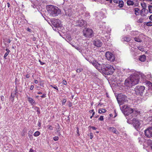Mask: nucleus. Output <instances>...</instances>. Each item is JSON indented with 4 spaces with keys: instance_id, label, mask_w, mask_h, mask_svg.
<instances>
[{
    "instance_id": "51",
    "label": "nucleus",
    "mask_w": 152,
    "mask_h": 152,
    "mask_svg": "<svg viewBox=\"0 0 152 152\" xmlns=\"http://www.w3.org/2000/svg\"><path fill=\"white\" fill-rule=\"evenodd\" d=\"M29 152H36V151L35 150H34L32 148H31Z\"/></svg>"
},
{
    "instance_id": "57",
    "label": "nucleus",
    "mask_w": 152,
    "mask_h": 152,
    "mask_svg": "<svg viewBox=\"0 0 152 152\" xmlns=\"http://www.w3.org/2000/svg\"><path fill=\"white\" fill-rule=\"evenodd\" d=\"M77 130L76 131V132H77V133L78 134V136L80 135V134L79 133V128L78 127H77Z\"/></svg>"
},
{
    "instance_id": "2",
    "label": "nucleus",
    "mask_w": 152,
    "mask_h": 152,
    "mask_svg": "<svg viewBox=\"0 0 152 152\" xmlns=\"http://www.w3.org/2000/svg\"><path fill=\"white\" fill-rule=\"evenodd\" d=\"M140 78V75L137 74L132 75L125 80L124 84L127 86L132 87L138 83Z\"/></svg>"
},
{
    "instance_id": "9",
    "label": "nucleus",
    "mask_w": 152,
    "mask_h": 152,
    "mask_svg": "<svg viewBox=\"0 0 152 152\" xmlns=\"http://www.w3.org/2000/svg\"><path fill=\"white\" fill-rule=\"evenodd\" d=\"M105 55L108 60L111 62H113L115 60V56L112 53L108 51L106 53Z\"/></svg>"
},
{
    "instance_id": "60",
    "label": "nucleus",
    "mask_w": 152,
    "mask_h": 152,
    "mask_svg": "<svg viewBox=\"0 0 152 152\" xmlns=\"http://www.w3.org/2000/svg\"><path fill=\"white\" fill-rule=\"evenodd\" d=\"M149 19L151 20H152V15H151L149 17Z\"/></svg>"
},
{
    "instance_id": "18",
    "label": "nucleus",
    "mask_w": 152,
    "mask_h": 152,
    "mask_svg": "<svg viewBox=\"0 0 152 152\" xmlns=\"http://www.w3.org/2000/svg\"><path fill=\"white\" fill-rule=\"evenodd\" d=\"M139 59L142 62H144L146 60V56L144 55H141L139 57Z\"/></svg>"
},
{
    "instance_id": "34",
    "label": "nucleus",
    "mask_w": 152,
    "mask_h": 152,
    "mask_svg": "<svg viewBox=\"0 0 152 152\" xmlns=\"http://www.w3.org/2000/svg\"><path fill=\"white\" fill-rule=\"evenodd\" d=\"M148 10L150 13H152V6L149 5L148 6Z\"/></svg>"
},
{
    "instance_id": "28",
    "label": "nucleus",
    "mask_w": 152,
    "mask_h": 152,
    "mask_svg": "<svg viewBox=\"0 0 152 152\" xmlns=\"http://www.w3.org/2000/svg\"><path fill=\"white\" fill-rule=\"evenodd\" d=\"M145 24H146V25L147 26H152V22L150 21L149 22H148L147 23L144 22Z\"/></svg>"
},
{
    "instance_id": "26",
    "label": "nucleus",
    "mask_w": 152,
    "mask_h": 152,
    "mask_svg": "<svg viewBox=\"0 0 152 152\" xmlns=\"http://www.w3.org/2000/svg\"><path fill=\"white\" fill-rule=\"evenodd\" d=\"M151 95V93L147 91L145 93V95L144 96V97L145 98H146L147 96H149Z\"/></svg>"
},
{
    "instance_id": "47",
    "label": "nucleus",
    "mask_w": 152,
    "mask_h": 152,
    "mask_svg": "<svg viewBox=\"0 0 152 152\" xmlns=\"http://www.w3.org/2000/svg\"><path fill=\"white\" fill-rule=\"evenodd\" d=\"M62 83L64 85H66L67 84V82L65 80H63V81L62 82Z\"/></svg>"
},
{
    "instance_id": "49",
    "label": "nucleus",
    "mask_w": 152,
    "mask_h": 152,
    "mask_svg": "<svg viewBox=\"0 0 152 152\" xmlns=\"http://www.w3.org/2000/svg\"><path fill=\"white\" fill-rule=\"evenodd\" d=\"M46 97V94H43V95L41 96V97L42 98H44Z\"/></svg>"
},
{
    "instance_id": "61",
    "label": "nucleus",
    "mask_w": 152,
    "mask_h": 152,
    "mask_svg": "<svg viewBox=\"0 0 152 152\" xmlns=\"http://www.w3.org/2000/svg\"><path fill=\"white\" fill-rule=\"evenodd\" d=\"M149 111L152 113V106L151 107Z\"/></svg>"
},
{
    "instance_id": "17",
    "label": "nucleus",
    "mask_w": 152,
    "mask_h": 152,
    "mask_svg": "<svg viewBox=\"0 0 152 152\" xmlns=\"http://www.w3.org/2000/svg\"><path fill=\"white\" fill-rule=\"evenodd\" d=\"M108 129L111 132H113L115 134H118L119 133L116 130V129L115 127H110Z\"/></svg>"
},
{
    "instance_id": "22",
    "label": "nucleus",
    "mask_w": 152,
    "mask_h": 152,
    "mask_svg": "<svg viewBox=\"0 0 152 152\" xmlns=\"http://www.w3.org/2000/svg\"><path fill=\"white\" fill-rule=\"evenodd\" d=\"M134 40L138 42H142V40L141 39L140 37H135L134 38Z\"/></svg>"
},
{
    "instance_id": "5",
    "label": "nucleus",
    "mask_w": 152,
    "mask_h": 152,
    "mask_svg": "<svg viewBox=\"0 0 152 152\" xmlns=\"http://www.w3.org/2000/svg\"><path fill=\"white\" fill-rule=\"evenodd\" d=\"M83 35L85 37L90 38L94 36V32L91 28H85L83 31Z\"/></svg>"
},
{
    "instance_id": "27",
    "label": "nucleus",
    "mask_w": 152,
    "mask_h": 152,
    "mask_svg": "<svg viewBox=\"0 0 152 152\" xmlns=\"http://www.w3.org/2000/svg\"><path fill=\"white\" fill-rule=\"evenodd\" d=\"M75 48L79 52H80V50L82 49V47L78 45H76V46L75 47Z\"/></svg>"
},
{
    "instance_id": "14",
    "label": "nucleus",
    "mask_w": 152,
    "mask_h": 152,
    "mask_svg": "<svg viewBox=\"0 0 152 152\" xmlns=\"http://www.w3.org/2000/svg\"><path fill=\"white\" fill-rule=\"evenodd\" d=\"M113 2L116 4H118V6L120 8L123 7L124 5V2L122 0H113Z\"/></svg>"
},
{
    "instance_id": "63",
    "label": "nucleus",
    "mask_w": 152,
    "mask_h": 152,
    "mask_svg": "<svg viewBox=\"0 0 152 152\" xmlns=\"http://www.w3.org/2000/svg\"><path fill=\"white\" fill-rule=\"evenodd\" d=\"M140 15L141 16H145V15L144 14H143V12H140Z\"/></svg>"
},
{
    "instance_id": "59",
    "label": "nucleus",
    "mask_w": 152,
    "mask_h": 152,
    "mask_svg": "<svg viewBox=\"0 0 152 152\" xmlns=\"http://www.w3.org/2000/svg\"><path fill=\"white\" fill-rule=\"evenodd\" d=\"M93 138V134L92 133H90V139H91Z\"/></svg>"
},
{
    "instance_id": "35",
    "label": "nucleus",
    "mask_w": 152,
    "mask_h": 152,
    "mask_svg": "<svg viewBox=\"0 0 152 152\" xmlns=\"http://www.w3.org/2000/svg\"><path fill=\"white\" fill-rule=\"evenodd\" d=\"M84 50L82 49L80 50V53L83 56H85L84 55L85 54V53H84Z\"/></svg>"
},
{
    "instance_id": "40",
    "label": "nucleus",
    "mask_w": 152,
    "mask_h": 152,
    "mask_svg": "<svg viewBox=\"0 0 152 152\" xmlns=\"http://www.w3.org/2000/svg\"><path fill=\"white\" fill-rule=\"evenodd\" d=\"M50 86H51L53 88H54V89H55L57 90L58 91V87L57 86H56V85H54L53 86L52 85H51Z\"/></svg>"
},
{
    "instance_id": "46",
    "label": "nucleus",
    "mask_w": 152,
    "mask_h": 152,
    "mask_svg": "<svg viewBox=\"0 0 152 152\" xmlns=\"http://www.w3.org/2000/svg\"><path fill=\"white\" fill-rule=\"evenodd\" d=\"M137 113H138V111L133 110V112L132 113L133 114H134L135 115H136V114H137Z\"/></svg>"
},
{
    "instance_id": "20",
    "label": "nucleus",
    "mask_w": 152,
    "mask_h": 152,
    "mask_svg": "<svg viewBox=\"0 0 152 152\" xmlns=\"http://www.w3.org/2000/svg\"><path fill=\"white\" fill-rule=\"evenodd\" d=\"M126 3L127 5L129 6L130 5H133L134 4V2L133 1L131 0H128L127 1Z\"/></svg>"
},
{
    "instance_id": "41",
    "label": "nucleus",
    "mask_w": 152,
    "mask_h": 152,
    "mask_svg": "<svg viewBox=\"0 0 152 152\" xmlns=\"http://www.w3.org/2000/svg\"><path fill=\"white\" fill-rule=\"evenodd\" d=\"M59 139V137L58 136H55L53 137V140L55 141H56L58 140Z\"/></svg>"
},
{
    "instance_id": "53",
    "label": "nucleus",
    "mask_w": 152,
    "mask_h": 152,
    "mask_svg": "<svg viewBox=\"0 0 152 152\" xmlns=\"http://www.w3.org/2000/svg\"><path fill=\"white\" fill-rule=\"evenodd\" d=\"M39 62L40 63V64L42 65H43V64H45V63L44 62H42L40 60H39Z\"/></svg>"
},
{
    "instance_id": "13",
    "label": "nucleus",
    "mask_w": 152,
    "mask_h": 152,
    "mask_svg": "<svg viewBox=\"0 0 152 152\" xmlns=\"http://www.w3.org/2000/svg\"><path fill=\"white\" fill-rule=\"evenodd\" d=\"M94 45L98 47H101L102 45V43L101 40L99 39H95L93 42Z\"/></svg>"
},
{
    "instance_id": "6",
    "label": "nucleus",
    "mask_w": 152,
    "mask_h": 152,
    "mask_svg": "<svg viewBox=\"0 0 152 152\" xmlns=\"http://www.w3.org/2000/svg\"><path fill=\"white\" fill-rule=\"evenodd\" d=\"M145 88V87L143 86H137L134 88L135 94L138 96H142Z\"/></svg>"
},
{
    "instance_id": "54",
    "label": "nucleus",
    "mask_w": 152,
    "mask_h": 152,
    "mask_svg": "<svg viewBox=\"0 0 152 152\" xmlns=\"http://www.w3.org/2000/svg\"><path fill=\"white\" fill-rule=\"evenodd\" d=\"M27 30L30 32H32V31L31 30V29L28 28H27Z\"/></svg>"
},
{
    "instance_id": "39",
    "label": "nucleus",
    "mask_w": 152,
    "mask_h": 152,
    "mask_svg": "<svg viewBox=\"0 0 152 152\" xmlns=\"http://www.w3.org/2000/svg\"><path fill=\"white\" fill-rule=\"evenodd\" d=\"M66 99H63V100L62 101V105H64L65 103L66 102Z\"/></svg>"
},
{
    "instance_id": "45",
    "label": "nucleus",
    "mask_w": 152,
    "mask_h": 152,
    "mask_svg": "<svg viewBox=\"0 0 152 152\" xmlns=\"http://www.w3.org/2000/svg\"><path fill=\"white\" fill-rule=\"evenodd\" d=\"M143 139V138L142 137H139L138 139V140H139V142L140 143H142V140Z\"/></svg>"
},
{
    "instance_id": "52",
    "label": "nucleus",
    "mask_w": 152,
    "mask_h": 152,
    "mask_svg": "<svg viewBox=\"0 0 152 152\" xmlns=\"http://www.w3.org/2000/svg\"><path fill=\"white\" fill-rule=\"evenodd\" d=\"M68 105L69 107H71L72 105V103L71 102L69 101V104Z\"/></svg>"
},
{
    "instance_id": "64",
    "label": "nucleus",
    "mask_w": 152,
    "mask_h": 152,
    "mask_svg": "<svg viewBox=\"0 0 152 152\" xmlns=\"http://www.w3.org/2000/svg\"><path fill=\"white\" fill-rule=\"evenodd\" d=\"M149 120L152 122V116L149 118Z\"/></svg>"
},
{
    "instance_id": "44",
    "label": "nucleus",
    "mask_w": 152,
    "mask_h": 152,
    "mask_svg": "<svg viewBox=\"0 0 152 152\" xmlns=\"http://www.w3.org/2000/svg\"><path fill=\"white\" fill-rule=\"evenodd\" d=\"M71 45H72V46L74 48H75V47L76 46V45H74V43L72 42L71 41H70V42H69Z\"/></svg>"
},
{
    "instance_id": "62",
    "label": "nucleus",
    "mask_w": 152,
    "mask_h": 152,
    "mask_svg": "<svg viewBox=\"0 0 152 152\" xmlns=\"http://www.w3.org/2000/svg\"><path fill=\"white\" fill-rule=\"evenodd\" d=\"M145 9L143 8L141 11V12H143V11H145Z\"/></svg>"
},
{
    "instance_id": "31",
    "label": "nucleus",
    "mask_w": 152,
    "mask_h": 152,
    "mask_svg": "<svg viewBox=\"0 0 152 152\" xmlns=\"http://www.w3.org/2000/svg\"><path fill=\"white\" fill-rule=\"evenodd\" d=\"M15 94H16V93H15V92H14V93H11V98H12V101H13L14 100V97L15 96Z\"/></svg>"
},
{
    "instance_id": "4",
    "label": "nucleus",
    "mask_w": 152,
    "mask_h": 152,
    "mask_svg": "<svg viewBox=\"0 0 152 152\" xmlns=\"http://www.w3.org/2000/svg\"><path fill=\"white\" fill-rule=\"evenodd\" d=\"M116 98L118 103L120 105H122L125 102H127L129 98L125 95L121 93L117 96Z\"/></svg>"
},
{
    "instance_id": "30",
    "label": "nucleus",
    "mask_w": 152,
    "mask_h": 152,
    "mask_svg": "<svg viewBox=\"0 0 152 152\" xmlns=\"http://www.w3.org/2000/svg\"><path fill=\"white\" fill-rule=\"evenodd\" d=\"M84 16L85 17H86L87 18H90V15L89 13L86 12L85 13V15H84Z\"/></svg>"
},
{
    "instance_id": "32",
    "label": "nucleus",
    "mask_w": 152,
    "mask_h": 152,
    "mask_svg": "<svg viewBox=\"0 0 152 152\" xmlns=\"http://www.w3.org/2000/svg\"><path fill=\"white\" fill-rule=\"evenodd\" d=\"M141 5L142 8L145 9V8L146 7V4L145 3H144L143 4L141 3Z\"/></svg>"
},
{
    "instance_id": "48",
    "label": "nucleus",
    "mask_w": 152,
    "mask_h": 152,
    "mask_svg": "<svg viewBox=\"0 0 152 152\" xmlns=\"http://www.w3.org/2000/svg\"><path fill=\"white\" fill-rule=\"evenodd\" d=\"M8 54H9V53H7V52H6L5 53V54L4 56V59H7V58H6V57L8 56Z\"/></svg>"
},
{
    "instance_id": "24",
    "label": "nucleus",
    "mask_w": 152,
    "mask_h": 152,
    "mask_svg": "<svg viewBox=\"0 0 152 152\" xmlns=\"http://www.w3.org/2000/svg\"><path fill=\"white\" fill-rule=\"evenodd\" d=\"M134 10L135 14L137 15H139V14L138 12L139 10V8H135L134 9Z\"/></svg>"
},
{
    "instance_id": "15",
    "label": "nucleus",
    "mask_w": 152,
    "mask_h": 152,
    "mask_svg": "<svg viewBox=\"0 0 152 152\" xmlns=\"http://www.w3.org/2000/svg\"><path fill=\"white\" fill-rule=\"evenodd\" d=\"M26 97L28 99V101L32 105H33L36 104L35 101L31 98L29 97L28 95Z\"/></svg>"
},
{
    "instance_id": "37",
    "label": "nucleus",
    "mask_w": 152,
    "mask_h": 152,
    "mask_svg": "<svg viewBox=\"0 0 152 152\" xmlns=\"http://www.w3.org/2000/svg\"><path fill=\"white\" fill-rule=\"evenodd\" d=\"M127 122L129 124H132V119L131 120L130 119H128L127 120Z\"/></svg>"
},
{
    "instance_id": "12",
    "label": "nucleus",
    "mask_w": 152,
    "mask_h": 152,
    "mask_svg": "<svg viewBox=\"0 0 152 152\" xmlns=\"http://www.w3.org/2000/svg\"><path fill=\"white\" fill-rule=\"evenodd\" d=\"M145 135L148 138L152 137V126L149 127L144 131Z\"/></svg>"
},
{
    "instance_id": "3",
    "label": "nucleus",
    "mask_w": 152,
    "mask_h": 152,
    "mask_svg": "<svg viewBox=\"0 0 152 152\" xmlns=\"http://www.w3.org/2000/svg\"><path fill=\"white\" fill-rule=\"evenodd\" d=\"M46 8L50 15L53 17L57 16L61 12V10L58 7L53 5H47Z\"/></svg>"
},
{
    "instance_id": "36",
    "label": "nucleus",
    "mask_w": 152,
    "mask_h": 152,
    "mask_svg": "<svg viewBox=\"0 0 152 152\" xmlns=\"http://www.w3.org/2000/svg\"><path fill=\"white\" fill-rule=\"evenodd\" d=\"M143 21V18H140L138 20V22L140 23H142Z\"/></svg>"
},
{
    "instance_id": "42",
    "label": "nucleus",
    "mask_w": 152,
    "mask_h": 152,
    "mask_svg": "<svg viewBox=\"0 0 152 152\" xmlns=\"http://www.w3.org/2000/svg\"><path fill=\"white\" fill-rule=\"evenodd\" d=\"M48 128L51 130H52L53 129V126L51 125H48Z\"/></svg>"
},
{
    "instance_id": "21",
    "label": "nucleus",
    "mask_w": 152,
    "mask_h": 152,
    "mask_svg": "<svg viewBox=\"0 0 152 152\" xmlns=\"http://www.w3.org/2000/svg\"><path fill=\"white\" fill-rule=\"evenodd\" d=\"M34 109L35 110V111H36L37 112V114L38 115L39 114H40V108L39 107L35 106L34 107Z\"/></svg>"
},
{
    "instance_id": "38",
    "label": "nucleus",
    "mask_w": 152,
    "mask_h": 152,
    "mask_svg": "<svg viewBox=\"0 0 152 152\" xmlns=\"http://www.w3.org/2000/svg\"><path fill=\"white\" fill-rule=\"evenodd\" d=\"M41 122H42L41 120L39 119V120H38V126L39 127H40L41 126Z\"/></svg>"
},
{
    "instance_id": "43",
    "label": "nucleus",
    "mask_w": 152,
    "mask_h": 152,
    "mask_svg": "<svg viewBox=\"0 0 152 152\" xmlns=\"http://www.w3.org/2000/svg\"><path fill=\"white\" fill-rule=\"evenodd\" d=\"M98 120L101 121H102L104 120V116H101L100 118H99Z\"/></svg>"
},
{
    "instance_id": "56",
    "label": "nucleus",
    "mask_w": 152,
    "mask_h": 152,
    "mask_svg": "<svg viewBox=\"0 0 152 152\" xmlns=\"http://www.w3.org/2000/svg\"><path fill=\"white\" fill-rule=\"evenodd\" d=\"M37 38L34 37H33L32 38V39L34 41H35Z\"/></svg>"
},
{
    "instance_id": "33",
    "label": "nucleus",
    "mask_w": 152,
    "mask_h": 152,
    "mask_svg": "<svg viewBox=\"0 0 152 152\" xmlns=\"http://www.w3.org/2000/svg\"><path fill=\"white\" fill-rule=\"evenodd\" d=\"M83 70V69L82 68H79V69H77L76 70V72L77 73H80L82 72Z\"/></svg>"
},
{
    "instance_id": "8",
    "label": "nucleus",
    "mask_w": 152,
    "mask_h": 152,
    "mask_svg": "<svg viewBox=\"0 0 152 152\" xmlns=\"http://www.w3.org/2000/svg\"><path fill=\"white\" fill-rule=\"evenodd\" d=\"M123 113L125 115L128 116L133 112V109L127 105L123 107Z\"/></svg>"
},
{
    "instance_id": "1",
    "label": "nucleus",
    "mask_w": 152,
    "mask_h": 152,
    "mask_svg": "<svg viewBox=\"0 0 152 152\" xmlns=\"http://www.w3.org/2000/svg\"><path fill=\"white\" fill-rule=\"evenodd\" d=\"M89 61L96 69L105 75H112L115 71V69L110 64L105 65L103 64H100L96 60Z\"/></svg>"
},
{
    "instance_id": "10",
    "label": "nucleus",
    "mask_w": 152,
    "mask_h": 152,
    "mask_svg": "<svg viewBox=\"0 0 152 152\" xmlns=\"http://www.w3.org/2000/svg\"><path fill=\"white\" fill-rule=\"evenodd\" d=\"M134 127L135 129L138 131L140 129V121L136 119L135 118H133L132 119V124Z\"/></svg>"
},
{
    "instance_id": "29",
    "label": "nucleus",
    "mask_w": 152,
    "mask_h": 152,
    "mask_svg": "<svg viewBox=\"0 0 152 152\" xmlns=\"http://www.w3.org/2000/svg\"><path fill=\"white\" fill-rule=\"evenodd\" d=\"M40 134V133L39 131H37L34 133V135L35 137H37Z\"/></svg>"
},
{
    "instance_id": "23",
    "label": "nucleus",
    "mask_w": 152,
    "mask_h": 152,
    "mask_svg": "<svg viewBox=\"0 0 152 152\" xmlns=\"http://www.w3.org/2000/svg\"><path fill=\"white\" fill-rule=\"evenodd\" d=\"M106 111V110L105 109H100L98 110V113H105Z\"/></svg>"
},
{
    "instance_id": "58",
    "label": "nucleus",
    "mask_w": 152,
    "mask_h": 152,
    "mask_svg": "<svg viewBox=\"0 0 152 152\" xmlns=\"http://www.w3.org/2000/svg\"><path fill=\"white\" fill-rule=\"evenodd\" d=\"M6 51H7V52H7V53H9L10 52V50L8 49H7V48L6 49Z\"/></svg>"
},
{
    "instance_id": "50",
    "label": "nucleus",
    "mask_w": 152,
    "mask_h": 152,
    "mask_svg": "<svg viewBox=\"0 0 152 152\" xmlns=\"http://www.w3.org/2000/svg\"><path fill=\"white\" fill-rule=\"evenodd\" d=\"M88 128H92L93 130H96L97 129V128H96L94 126H89Z\"/></svg>"
},
{
    "instance_id": "19",
    "label": "nucleus",
    "mask_w": 152,
    "mask_h": 152,
    "mask_svg": "<svg viewBox=\"0 0 152 152\" xmlns=\"http://www.w3.org/2000/svg\"><path fill=\"white\" fill-rule=\"evenodd\" d=\"M66 40L68 42L72 40V38L69 35H67L66 37Z\"/></svg>"
},
{
    "instance_id": "55",
    "label": "nucleus",
    "mask_w": 152,
    "mask_h": 152,
    "mask_svg": "<svg viewBox=\"0 0 152 152\" xmlns=\"http://www.w3.org/2000/svg\"><path fill=\"white\" fill-rule=\"evenodd\" d=\"M34 88V86L33 85H31L30 88V89L31 90H32Z\"/></svg>"
},
{
    "instance_id": "25",
    "label": "nucleus",
    "mask_w": 152,
    "mask_h": 152,
    "mask_svg": "<svg viewBox=\"0 0 152 152\" xmlns=\"http://www.w3.org/2000/svg\"><path fill=\"white\" fill-rule=\"evenodd\" d=\"M122 39L123 41L126 42H129L130 40V38L128 37H124Z\"/></svg>"
},
{
    "instance_id": "16",
    "label": "nucleus",
    "mask_w": 152,
    "mask_h": 152,
    "mask_svg": "<svg viewBox=\"0 0 152 152\" xmlns=\"http://www.w3.org/2000/svg\"><path fill=\"white\" fill-rule=\"evenodd\" d=\"M65 15L66 16L70 17L72 15V10L70 9H68L65 11Z\"/></svg>"
},
{
    "instance_id": "7",
    "label": "nucleus",
    "mask_w": 152,
    "mask_h": 152,
    "mask_svg": "<svg viewBox=\"0 0 152 152\" xmlns=\"http://www.w3.org/2000/svg\"><path fill=\"white\" fill-rule=\"evenodd\" d=\"M50 22L51 23H50V24L52 26L53 28V26L55 28H57L61 27L62 26L60 20L58 19H52L51 20ZM53 29L54 30H56V28Z\"/></svg>"
},
{
    "instance_id": "11",
    "label": "nucleus",
    "mask_w": 152,
    "mask_h": 152,
    "mask_svg": "<svg viewBox=\"0 0 152 152\" xmlns=\"http://www.w3.org/2000/svg\"><path fill=\"white\" fill-rule=\"evenodd\" d=\"M86 22L83 20H77L75 23V26H77L86 27Z\"/></svg>"
}]
</instances>
